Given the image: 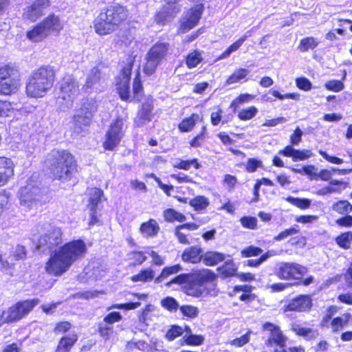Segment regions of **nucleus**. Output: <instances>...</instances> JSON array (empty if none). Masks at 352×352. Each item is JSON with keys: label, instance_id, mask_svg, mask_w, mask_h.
Returning a JSON list of instances; mask_svg holds the SVG:
<instances>
[{"label": "nucleus", "instance_id": "412c9836", "mask_svg": "<svg viewBox=\"0 0 352 352\" xmlns=\"http://www.w3.org/2000/svg\"><path fill=\"white\" fill-rule=\"evenodd\" d=\"M154 100L151 96L145 98L141 104L138 111L137 117L134 121L137 127H142L150 122L154 117Z\"/></svg>", "mask_w": 352, "mask_h": 352}, {"label": "nucleus", "instance_id": "e2e57ef3", "mask_svg": "<svg viewBox=\"0 0 352 352\" xmlns=\"http://www.w3.org/2000/svg\"><path fill=\"white\" fill-rule=\"evenodd\" d=\"M185 343L188 346H199L204 342V338L201 335L190 334L184 337Z\"/></svg>", "mask_w": 352, "mask_h": 352}, {"label": "nucleus", "instance_id": "72a5a7b5", "mask_svg": "<svg viewBox=\"0 0 352 352\" xmlns=\"http://www.w3.org/2000/svg\"><path fill=\"white\" fill-rule=\"evenodd\" d=\"M203 59L201 52L198 50H193L186 54L184 61L188 69H193L197 67L203 61Z\"/></svg>", "mask_w": 352, "mask_h": 352}, {"label": "nucleus", "instance_id": "6e6552de", "mask_svg": "<svg viewBox=\"0 0 352 352\" xmlns=\"http://www.w3.org/2000/svg\"><path fill=\"white\" fill-rule=\"evenodd\" d=\"M19 199L20 204L29 209L41 206L49 202L47 192L33 181L28 182L20 188Z\"/></svg>", "mask_w": 352, "mask_h": 352}, {"label": "nucleus", "instance_id": "1a4fd4ad", "mask_svg": "<svg viewBox=\"0 0 352 352\" xmlns=\"http://www.w3.org/2000/svg\"><path fill=\"white\" fill-rule=\"evenodd\" d=\"M20 72L12 63L0 65V94L11 95L20 86Z\"/></svg>", "mask_w": 352, "mask_h": 352}, {"label": "nucleus", "instance_id": "5701e85b", "mask_svg": "<svg viewBox=\"0 0 352 352\" xmlns=\"http://www.w3.org/2000/svg\"><path fill=\"white\" fill-rule=\"evenodd\" d=\"M15 164L8 157L0 156V188L7 185L14 176Z\"/></svg>", "mask_w": 352, "mask_h": 352}, {"label": "nucleus", "instance_id": "c756f323", "mask_svg": "<svg viewBox=\"0 0 352 352\" xmlns=\"http://www.w3.org/2000/svg\"><path fill=\"white\" fill-rule=\"evenodd\" d=\"M202 117L197 113L184 118L178 124L177 128L181 133H188L192 131L197 123L202 120Z\"/></svg>", "mask_w": 352, "mask_h": 352}, {"label": "nucleus", "instance_id": "e433bc0d", "mask_svg": "<svg viewBox=\"0 0 352 352\" xmlns=\"http://www.w3.org/2000/svg\"><path fill=\"white\" fill-rule=\"evenodd\" d=\"M182 267L180 264L177 263L170 266L164 267L160 274L155 278V283H160L166 279L168 276L175 274L180 272Z\"/></svg>", "mask_w": 352, "mask_h": 352}, {"label": "nucleus", "instance_id": "4d7b16f0", "mask_svg": "<svg viewBox=\"0 0 352 352\" xmlns=\"http://www.w3.org/2000/svg\"><path fill=\"white\" fill-rule=\"evenodd\" d=\"M300 232L298 226H295L289 228L285 229L279 232L276 236L274 237V240L276 241H282L289 236H292L298 234Z\"/></svg>", "mask_w": 352, "mask_h": 352}, {"label": "nucleus", "instance_id": "f8f14e48", "mask_svg": "<svg viewBox=\"0 0 352 352\" xmlns=\"http://www.w3.org/2000/svg\"><path fill=\"white\" fill-rule=\"evenodd\" d=\"M123 125V118L121 117H117L112 121L106 131L104 140L102 142L104 150L112 151L119 146L124 136Z\"/></svg>", "mask_w": 352, "mask_h": 352}, {"label": "nucleus", "instance_id": "de8ad7c7", "mask_svg": "<svg viewBox=\"0 0 352 352\" xmlns=\"http://www.w3.org/2000/svg\"><path fill=\"white\" fill-rule=\"evenodd\" d=\"M258 112V109L255 106L251 105L241 109L237 113V118L241 121H248L253 119Z\"/></svg>", "mask_w": 352, "mask_h": 352}, {"label": "nucleus", "instance_id": "680f3d73", "mask_svg": "<svg viewBox=\"0 0 352 352\" xmlns=\"http://www.w3.org/2000/svg\"><path fill=\"white\" fill-rule=\"evenodd\" d=\"M251 331H248L239 338H234L229 342L231 346L242 347L250 342Z\"/></svg>", "mask_w": 352, "mask_h": 352}, {"label": "nucleus", "instance_id": "ea45409f", "mask_svg": "<svg viewBox=\"0 0 352 352\" xmlns=\"http://www.w3.org/2000/svg\"><path fill=\"white\" fill-rule=\"evenodd\" d=\"M163 217L164 221L168 223L184 222L186 219V216L173 208H166L163 211Z\"/></svg>", "mask_w": 352, "mask_h": 352}, {"label": "nucleus", "instance_id": "603ef678", "mask_svg": "<svg viewBox=\"0 0 352 352\" xmlns=\"http://www.w3.org/2000/svg\"><path fill=\"white\" fill-rule=\"evenodd\" d=\"M286 201L301 210H306L311 206V201L307 198L288 197Z\"/></svg>", "mask_w": 352, "mask_h": 352}, {"label": "nucleus", "instance_id": "473e14b6", "mask_svg": "<svg viewBox=\"0 0 352 352\" xmlns=\"http://www.w3.org/2000/svg\"><path fill=\"white\" fill-rule=\"evenodd\" d=\"M98 111L97 101L94 98H85L80 104L78 112L94 118Z\"/></svg>", "mask_w": 352, "mask_h": 352}, {"label": "nucleus", "instance_id": "0eeeda50", "mask_svg": "<svg viewBox=\"0 0 352 352\" xmlns=\"http://www.w3.org/2000/svg\"><path fill=\"white\" fill-rule=\"evenodd\" d=\"M170 45L168 42L158 41L155 43L147 51L145 56V63L143 65V72L146 76H151L155 73L158 66L170 54Z\"/></svg>", "mask_w": 352, "mask_h": 352}, {"label": "nucleus", "instance_id": "4c0bfd02", "mask_svg": "<svg viewBox=\"0 0 352 352\" xmlns=\"http://www.w3.org/2000/svg\"><path fill=\"white\" fill-rule=\"evenodd\" d=\"M131 280L133 283L142 282L146 283L155 280L154 271L151 268H144L141 270L137 274L131 277Z\"/></svg>", "mask_w": 352, "mask_h": 352}, {"label": "nucleus", "instance_id": "393cba45", "mask_svg": "<svg viewBox=\"0 0 352 352\" xmlns=\"http://www.w3.org/2000/svg\"><path fill=\"white\" fill-rule=\"evenodd\" d=\"M40 22L45 28V30L48 36L50 34L57 36L64 28L59 16L54 13H50Z\"/></svg>", "mask_w": 352, "mask_h": 352}, {"label": "nucleus", "instance_id": "8fccbe9b", "mask_svg": "<svg viewBox=\"0 0 352 352\" xmlns=\"http://www.w3.org/2000/svg\"><path fill=\"white\" fill-rule=\"evenodd\" d=\"M92 190L91 196L89 199V208H98V204L104 197V192L99 188H94Z\"/></svg>", "mask_w": 352, "mask_h": 352}, {"label": "nucleus", "instance_id": "c03bdc74", "mask_svg": "<svg viewBox=\"0 0 352 352\" xmlns=\"http://www.w3.org/2000/svg\"><path fill=\"white\" fill-rule=\"evenodd\" d=\"M249 74V71L245 68H238L230 74L227 80L226 83L228 85H232L237 83L243 79L246 80V77Z\"/></svg>", "mask_w": 352, "mask_h": 352}, {"label": "nucleus", "instance_id": "69168bd1", "mask_svg": "<svg viewBox=\"0 0 352 352\" xmlns=\"http://www.w3.org/2000/svg\"><path fill=\"white\" fill-rule=\"evenodd\" d=\"M72 324L69 321H60L56 323L53 331L55 334H65L72 329Z\"/></svg>", "mask_w": 352, "mask_h": 352}, {"label": "nucleus", "instance_id": "ddd939ff", "mask_svg": "<svg viewBox=\"0 0 352 352\" xmlns=\"http://www.w3.org/2000/svg\"><path fill=\"white\" fill-rule=\"evenodd\" d=\"M40 302L38 298L20 300L10 307L3 321L5 323H12L19 321L28 316Z\"/></svg>", "mask_w": 352, "mask_h": 352}, {"label": "nucleus", "instance_id": "2f4dec72", "mask_svg": "<svg viewBox=\"0 0 352 352\" xmlns=\"http://www.w3.org/2000/svg\"><path fill=\"white\" fill-rule=\"evenodd\" d=\"M78 336L76 333L68 334L62 336L56 346L55 352H70L76 342Z\"/></svg>", "mask_w": 352, "mask_h": 352}, {"label": "nucleus", "instance_id": "cd10ccee", "mask_svg": "<svg viewBox=\"0 0 352 352\" xmlns=\"http://www.w3.org/2000/svg\"><path fill=\"white\" fill-rule=\"evenodd\" d=\"M202 258L201 262L205 266L214 267L225 261L226 255L218 251L208 250L206 252H203Z\"/></svg>", "mask_w": 352, "mask_h": 352}, {"label": "nucleus", "instance_id": "a211bd4d", "mask_svg": "<svg viewBox=\"0 0 352 352\" xmlns=\"http://www.w3.org/2000/svg\"><path fill=\"white\" fill-rule=\"evenodd\" d=\"M275 274L280 280H298L303 275V267L298 263L284 262L280 264Z\"/></svg>", "mask_w": 352, "mask_h": 352}, {"label": "nucleus", "instance_id": "39448f33", "mask_svg": "<svg viewBox=\"0 0 352 352\" xmlns=\"http://www.w3.org/2000/svg\"><path fill=\"white\" fill-rule=\"evenodd\" d=\"M135 62V56L128 55L124 65L116 77V89L120 98L125 102H140L144 95V88L140 73H137L132 82V94L131 96L130 82L132 70Z\"/></svg>", "mask_w": 352, "mask_h": 352}, {"label": "nucleus", "instance_id": "f03ea898", "mask_svg": "<svg viewBox=\"0 0 352 352\" xmlns=\"http://www.w3.org/2000/svg\"><path fill=\"white\" fill-rule=\"evenodd\" d=\"M87 252V245L81 239L66 242L50 255L45 270L53 276H60L69 270L74 262L84 258Z\"/></svg>", "mask_w": 352, "mask_h": 352}, {"label": "nucleus", "instance_id": "2eb2a0df", "mask_svg": "<svg viewBox=\"0 0 352 352\" xmlns=\"http://www.w3.org/2000/svg\"><path fill=\"white\" fill-rule=\"evenodd\" d=\"M313 307V300L310 294H298L287 300L283 306V313H307Z\"/></svg>", "mask_w": 352, "mask_h": 352}, {"label": "nucleus", "instance_id": "4468645a", "mask_svg": "<svg viewBox=\"0 0 352 352\" xmlns=\"http://www.w3.org/2000/svg\"><path fill=\"white\" fill-rule=\"evenodd\" d=\"M182 11L180 0H165L164 4L154 15L156 24L165 25L172 21Z\"/></svg>", "mask_w": 352, "mask_h": 352}, {"label": "nucleus", "instance_id": "7c9ffc66", "mask_svg": "<svg viewBox=\"0 0 352 352\" xmlns=\"http://www.w3.org/2000/svg\"><path fill=\"white\" fill-rule=\"evenodd\" d=\"M25 36L33 43H39L44 41L48 35L41 23L38 22L26 32Z\"/></svg>", "mask_w": 352, "mask_h": 352}, {"label": "nucleus", "instance_id": "a19ab883", "mask_svg": "<svg viewBox=\"0 0 352 352\" xmlns=\"http://www.w3.org/2000/svg\"><path fill=\"white\" fill-rule=\"evenodd\" d=\"M254 98V95L248 93L240 94L238 96L232 100L230 104V108H231L233 111H236V110L241 104L248 103L252 101Z\"/></svg>", "mask_w": 352, "mask_h": 352}, {"label": "nucleus", "instance_id": "864d4df0", "mask_svg": "<svg viewBox=\"0 0 352 352\" xmlns=\"http://www.w3.org/2000/svg\"><path fill=\"white\" fill-rule=\"evenodd\" d=\"M316 167L314 165H305L302 168H291V170L295 173L302 174L304 173L308 175L311 179H317V173Z\"/></svg>", "mask_w": 352, "mask_h": 352}, {"label": "nucleus", "instance_id": "0e129e2a", "mask_svg": "<svg viewBox=\"0 0 352 352\" xmlns=\"http://www.w3.org/2000/svg\"><path fill=\"white\" fill-rule=\"evenodd\" d=\"M324 87L331 91L339 92L344 88V83L340 80H330L325 82Z\"/></svg>", "mask_w": 352, "mask_h": 352}, {"label": "nucleus", "instance_id": "4be33fe9", "mask_svg": "<svg viewBox=\"0 0 352 352\" xmlns=\"http://www.w3.org/2000/svg\"><path fill=\"white\" fill-rule=\"evenodd\" d=\"M62 236L61 229L60 228H54L38 238V245L48 250H52L62 243Z\"/></svg>", "mask_w": 352, "mask_h": 352}, {"label": "nucleus", "instance_id": "f3484780", "mask_svg": "<svg viewBox=\"0 0 352 352\" xmlns=\"http://www.w3.org/2000/svg\"><path fill=\"white\" fill-rule=\"evenodd\" d=\"M262 329L270 333V336L265 341V344L267 346H276L277 348H280L286 346L287 337L278 325L270 322H265L262 324Z\"/></svg>", "mask_w": 352, "mask_h": 352}, {"label": "nucleus", "instance_id": "6ab92c4d", "mask_svg": "<svg viewBox=\"0 0 352 352\" xmlns=\"http://www.w3.org/2000/svg\"><path fill=\"white\" fill-rule=\"evenodd\" d=\"M255 287L249 284L236 285L228 292V296L235 298L245 304H250L257 300V295L253 291Z\"/></svg>", "mask_w": 352, "mask_h": 352}, {"label": "nucleus", "instance_id": "338daca9", "mask_svg": "<svg viewBox=\"0 0 352 352\" xmlns=\"http://www.w3.org/2000/svg\"><path fill=\"white\" fill-rule=\"evenodd\" d=\"M183 333V329L178 325H172L167 331L165 338L168 341H173L175 338L181 336Z\"/></svg>", "mask_w": 352, "mask_h": 352}, {"label": "nucleus", "instance_id": "7ed1b4c3", "mask_svg": "<svg viewBox=\"0 0 352 352\" xmlns=\"http://www.w3.org/2000/svg\"><path fill=\"white\" fill-rule=\"evenodd\" d=\"M43 164L53 181L67 182L78 173V161L69 149L53 148L47 154Z\"/></svg>", "mask_w": 352, "mask_h": 352}, {"label": "nucleus", "instance_id": "37998d69", "mask_svg": "<svg viewBox=\"0 0 352 352\" xmlns=\"http://www.w3.org/2000/svg\"><path fill=\"white\" fill-rule=\"evenodd\" d=\"M207 137V126L206 125H203L201 127L200 131L189 141L190 146L192 148L201 147L206 141Z\"/></svg>", "mask_w": 352, "mask_h": 352}, {"label": "nucleus", "instance_id": "f257e3e1", "mask_svg": "<svg viewBox=\"0 0 352 352\" xmlns=\"http://www.w3.org/2000/svg\"><path fill=\"white\" fill-rule=\"evenodd\" d=\"M238 267L233 259H228L217 268V274L208 268L198 269L189 273L180 274L166 283L184 285V293L190 296L199 298L211 294V289L207 285L217 286L218 276L223 280L234 277L237 275Z\"/></svg>", "mask_w": 352, "mask_h": 352}, {"label": "nucleus", "instance_id": "79ce46f5", "mask_svg": "<svg viewBox=\"0 0 352 352\" xmlns=\"http://www.w3.org/2000/svg\"><path fill=\"white\" fill-rule=\"evenodd\" d=\"M319 44L317 38L313 36H307L300 39L298 49L301 52H305L309 50L315 49Z\"/></svg>", "mask_w": 352, "mask_h": 352}, {"label": "nucleus", "instance_id": "423d86ee", "mask_svg": "<svg viewBox=\"0 0 352 352\" xmlns=\"http://www.w3.org/2000/svg\"><path fill=\"white\" fill-rule=\"evenodd\" d=\"M56 80L54 67L43 65L34 69L25 84V94L30 98L44 97L53 87Z\"/></svg>", "mask_w": 352, "mask_h": 352}, {"label": "nucleus", "instance_id": "9b49d317", "mask_svg": "<svg viewBox=\"0 0 352 352\" xmlns=\"http://www.w3.org/2000/svg\"><path fill=\"white\" fill-rule=\"evenodd\" d=\"M79 92V83L76 79L72 75H66L60 81L56 99L61 104H71Z\"/></svg>", "mask_w": 352, "mask_h": 352}, {"label": "nucleus", "instance_id": "052dcab7", "mask_svg": "<svg viewBox=\"0 0 352 352\" xmlns=\"http://www.w3.org/2000/svg\"><path fill=\"white\" fill-rule=\"evenodd\" d=\"M263 167V162L261 160L257 158H248L246 164L245 166V169L248 173H254L258 168Z\"/></svg>", "mask_w": 352, "mask_h": 352}, {"label": "nucleus", "instance_id": "13d9d810", "mask_svg": "<svg viewBox=\"0 0 352 352\" xmlns=\"http://www.w3.org/2000/svg\"><path fill=\"white\" fill-rule=\"evenodd\" d=\"M263 252V250L259 247L249 245L241 251V255L243 258H249L257 256Z\"/></svg>", "mask_w": 352, "mask_h": 352}, {"label": "nucleus", "instance_id": "9d476101", "mask_svg": "<svg viewBox=\"0 0 352 352\" xmlns=\"http://www.w3.org/2000/svg\"><path fill=\"white\" fill-rule=\"evenodd\" d=\"M338 311V307L337 306H329L321 320L322 326L324 327L327 326L328 324H330L331 332L333 333L342 331L352 320V315L349 312H345L340 316L333 318Z\"/></svg>", "mask_w": 352, "mask_h": 352}, {"label": "nucleus", "instance_id": "aec40b11", "mask_svg": "<svg viewBox=\"0 0 352 352\" xmlns=\"http://www.w3.org/2000/svg\"><path fill=\"white\" fill-rule=\"evenodd\" d=\"M51 6L50 0H34L24 9L23 16L30 22H36Z\"/></svg>", "mask_w": 352, "mask_h": 352}, {"label": "nucleus", "instance_id": "6e6d98bb", "mask_svg": "<svg viewBox=\"0 0 352 352\" xmlns=\"http://www.w3.org/2000/svg\"><path fill=\"white\" fill-rule=\"evenodd\" d=\"M131 43L129 30L122 34H117V38L114 40V44L118 47H127Z\"/></svg>", "mask_w": 352, "mask_h": 352}, {"label": "nucleus", "instance_id": "c85d7f7f", "mask_svg": "<svg viewBox=\"0 0 352 352\" xmlns=\"http://www.w3.org/2000/svg\"><path fill=\"white\" fill-rule=\"evenodd\" d=\"M160 227L157 221L154 219H149L142 222L139 227V232L145 237H154L158 234Z\"/></svg>", "mask_w": 352, "mask_h": 352}, {"label": "nucleus", "instance_id": "5fc2aeb1", "mask_svg": "<svg viewBox=\"0 0 352 352\" xmlns=\"http://www.w3.org/2000/svg\"><path fill=\"white\" fill-rule=\"evenodd\" d=\"M14 111L12 102L6 100L0 99V117L7 118L10 116Z\"/></svg>", "mask_w": 352, "mask_h": 352}, {"label": "nucleus", "instance_id": "f704fd0d", "mask_svg": "<svg viewBox=\"0 0 352 352\" xmlns=\"http://www.w3.org/2000/svg\"><path fill=\"white\" fill-rule=\"evenodd\" d=\"M290 330L296 336L305 338L313 339L315 338L316 336V331H314L311 328L302 327L296 322H292L290 324Z\"/></svg>", "mask_w": 352, "mask_h": 352}, {"label": "nucleus", "instance_id": "49530a36", "mask_svg": "<svg viewBox=\"0 0 352 352\" xmlns=\"http://www.w3.org/2000/svg\"><path fill=\"white\" fill-rule=\"evenodd\" d=\"M193 166L195 169H199L201 167L198 159L192 158L190 160H179L178 162L173 165V167L177 169L188 170Z\"/></svg>", "mask_w": 352, "mask_h": 352}, {"label": "nucleus", "instance_id": "a878e982", "mask_svg": "<svg viewBox=\"0 0 352 352\" xmlns=\"http://www.w3.org/2000/svg\"><path fill=\"white\" fill-rule=\"evenodd\" d=\"M202 254L203 249L199 245H191L183 250L181 258L186 263L198 264L203 260Z\"/></svg>", "mask_w": 352, "mask_h": 352}, {"label": "nucleus", "instance_id": "bf43d9fd", "mask_svg": "<svg viewBox=\"0 0 352 352\" xmlns=\"http://www.w3.org/2000/svg\"><path fill=\"white\" fill-rule=\"evenodd\" d=\"M181 313L183 314V316H186L190 318H195L197 317L199 314V310L197 307L190 305H182L179 307Z\"/></svg>", "mask_w": 352, "mask_h": 352}, {"label": "nucleus", "instance_id": "b1692460", "mask_svg": "<svg viewBox=\"0 0 352 352\" xmlns=\"http://www.w3.org/2000/svg\"><path fill=\"white\" fill-rule=\"evenodd\" d=\"M278 154L286 157H291L293 162H299L308 160L313 156V153L309 149H296L292 145H287L283 149L278 151Z\"/></svg>", "mask_w": 352, "mask_h": 352}, {"label": "nucleus", "instance_id": "3c124183", "mask_svg": "<svg viewBox=\"0 0 352 352\" xmlns=\"http://www.w3.org/2000/svg\"><path fill=\"white\" fill-rule=\"evenodd\" d=\"M97 331L102 338L107 340L113 335L114 329L113 325L102 322L98 323Z\"/></svg>", "mask_w": 352, "mask_h": 352}, {"label": "nucleus", "instance_id": "dca6fc26", "mask_svg": "<svg viewBox=\"0 0 352 352\" xmlns=\"http://www.w3.org/2000/svg\"><path fill=\"white\" fill-rule=\"evenodd\" d=\"M204 10L203 3L197 4L190 8L186 12L183 21H180L177 34H185L197 26Z\"/></svg>", "mask_w": 352, "mask_h": 352}, {"label": "nucleus", "instance_id": "09e8293b", "mask_svg": "<svg viewBox=\"0 0 352 352\" xmlns=\"http://www.w3.org/2000/svg\"><path fill=\"white\" fill-rule=\"evenodd\" d=\"M101 71L98 67H94L91 69L90 74L86 79L84 87L87 89H91L94 85L100 80Z\"/></svg>", "mask_w": 352, "mask_h": 352}, {"label": "nucleus", "instance_id": "20e7f679", "mask_svg": "<svg viewBox=\"0 0 352 352\" xmlns=\"http://www.w3.org/2000/svg\"><path fill=\"white\" fill-rule=\"evenodd\" d=\"M130 18V11L126 6L112 2L100 10L93 20V28L98 36L109 35L121 26L128 24Z\"/></svg>", "mask_w": 352, "mask_h": 352}, {"label": "nucleus", "instance_id": "58836bf2", "mask_svg": "<svg viewBox=\"0 0 352 352\" xmlns=\"http://www.w3.org/2000/svg\"><path fill=\"white\" fill-rule=\"evenodd\" d=\"M335 242L341 249H350L352 244V231L341 232L335 238Z\"/></svg>", "mask_w": 352, "mask_h": 352}, {"label": "nucleus", "instance_id": "a18cd8bd", "mask_svg": "<svg viewBox=\"0 0 352 352\" xmlns=\"http://www.w3.org/2000/svg\"><path fill=\"white\" fill-rule=\"evenodd\" d=\"M210 204L208 199L204 195H197L190 200L189 205L195 210H205Z\"/></svg>", "mask_w": 352, "mask_h": 352}, {"label": "nucleus", "instance_id": "c9c22d12", "mask_svg": "<svg viewBox=\"0 0 352 352\" xmlns=\"http://www.w3.org/2000/svg\"><path fill=\"white\" fill-rule=\"evenodd\" d=\"M331 210L339 215H345L352 212V204L345 199L335 201L331 206Z\"/></svg>", "mask_w": 352, "mask_h": 352}, {"label": "nucleus", "instance_id": "774afa93", "mask_svg": "<svg viewBox=\"0 0 352 352\" xmlns=\"http://www.w3.org/2000/svg\"><path fill=\"white\" fill-rule=\"evenodd\" d=\"M241 226L247 229L256 230L257 228V219L254 217L244 216L240 219Z\"/></svg>", "mask_w": 352, "mask_h": 352}, {"label": "nucleus", "instance_id": "bb28decb", "mask_svg": "<svg viewBox=\"0 0 352 352\" xmlns=\"http://www.w3.org/2000/svg\"><path fill=\"white\" fill-rule=\"evenodd\" d=\"M92 120V117L78 111L72 117L74 133L82 134L83 132L87 131Z\"/></svg>", "mask_w": 352, "mask_h": 352}]
</instances>
